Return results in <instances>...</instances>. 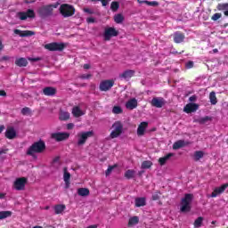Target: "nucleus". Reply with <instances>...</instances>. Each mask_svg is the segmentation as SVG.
Returning a JSON list of instances; mask_svg holds the SVG:
<instances>
[{
  "mask_svg": "<svg viewBox=\"0 0 228 228\" xmlns=\"http://www.w3.org/2000/svg\"><path fill=\"white\" fill-rule=\"evenodd\" d=\"M118 8H120V3L117 2V1H113L110 4V10L112 12H118Z\"/></svg>",
  "mask_w": 228,
  "mask_h": 228,
  "instance_id": "37",
  "label": "nucleus"
},
{
  "mask_svg": "<svg viewBox=\"0 0 228 228\" xmlns=\"http://www.w3.org/2000/svg\"><path fill=\"white\" fill-rule=\"evenodd\" d=\"M67 47V45L65 43H58V42H53V43H49L45 45V49H47V51H59L61 52Z\"/></svg>",
  "mask_w": 228,
  "mask_h": 228,
  "instance_id": "8",
  "label": "nucleus"
},
{
  "mask_svg": "<svg viewBox=\"0 0 228 228\" xmlns=\"http://www.w3.org/2000/svg\"><path fill=\"white\" fill-rule=\"evenodd\" d=\"M191 202H193V194L186 193L181 200V208L182 213H190L191 211Z\"/></svg>",
  "mask_w": 228,
  "mask_h": 228,
  "instance_id": "3",
  "label": "nucleus"
},
{
  "mask_svg": "<svg viewBox=\"0 0 228 228\" xmlns=\"http://www.w3.org/2000/svg\"><path fill=\"white\" fill-rule=\"evenodd\" d=\"M228 188V183H224L223 185H221L220 187H216L211 193V197L213 199H215V197H218V195L224 193V191H225V190H227Z\"/></svg>",
  "mask_w": 228,
  "mask_h": 228,
  "instance_id": "14",
  "label": "nucleus"
},
{
  "mask_svg": "<svg viewBox=\"0 0 228 228\" xmlns=\"http://www.w3.org/2000/svg\"><path fill=\"white\" fill-rule=\"evenodd\" d=\"M186 143L184 142V140H178L173 144L174 151H178V149H183Z\"/></svg>",
  "mask_w": 228,
  "mask_h": 228,
  "instance_id": "28",
  "label": "nucleus"
},
{
  "mask_svg": "<svg viewBox=\"0 0 228 228\" xmlns=\"http://www.w3.org/2000/svg\"><path fill=\"white\" fill-rule=\"evenodd\" d=\"M135 74V71L133 69H126L119 74V79H125V81H129Z\"/></svg>",
  "mask_w": 228,
  "mask_h": 228,
  "instance_id": "16",
  "label": "nucleus"
},
{
  "mask_svg": "<svg viewBox=\"0 0 228 228\" xmlns=\"http://www.w3.org/2000/svg\"><path fill=\"white\" fill-rule=\"evenodd\" d=\"M208 120H211V118L208 116H206L205 118H200L199 119L200 124H206V122H208Z\"/></svg>",
  "mask_w": 228,
  "mask_h": 228,
  "instance_id": "47",
  "label": "nucleus"
},
{
  "mask_svg": "<svg viewBox=\"0 0 228 228\" xmlns=\"http://www.w3.org/2000/svg\"><path fill=\"white\" fill-rule=\"evenodd\" d=\"M115 86V80L113 79H107V80H102L100 83V92H108L113 88Z\"/></svg>",
  "mask_w": 228,
  "mask_h": 228,
  "instance_id": "10",
  "label": "nucleus"
},
{
  "mask_svg": "<svg viewBox=\"0 0 228 228\" xmlns=\"http://www.w3.org/2000/svg\"><path fill=\"white\" fill-rule=\"evenodd\" d=\"M197 110H199V104H197V103H188L183 108V111L185 113H195V111H197Z\"/></svg>",
  "mask_w": 228,
  "mask_h": 228,
  "instance_id": "18",
  "label": "nucleus"
},
{
  "mask_svg": "<svg viewBox=\"0 0 228 228\" xmlns=\"http://www.w3.org/2000/svg\"><path fill=\"white\" fill-rule=\"evenodd\" d=\"M84 69L88 70V69H90V64H84Z\"/></svg>",
  "mask_w": 228,
  "mask_h": 228,
  "instance_id": "63",
  "label": "nucleus"
},
{
  "mask_svg": "<svg viewBox=\"0 0 228 228\" xmlns=\"http://www.w3.org/2000/svg\"><path fill=\"white\" fill-rule=\"evenodd\" d=\"M144 4H147L148 6H159V3H158L157 1L150 2L148 0H145Z\"/></svg>",
  "mask_w": 228,
  "mask_h": 228,
  "instance_id": "44",
  "label": "nucleus"
},
{
  "mask_svg": "<svg viewBox=\"0 0 228 228\" xmlns=\"http://www.w3.org/2000/svg\"><path fill=\"white\" fill-rule=\"evenodd\" d=\"M12 216V211H0V220H4V218H9Z\"/></svg>",
  "mask_w": 228,
  "mask_h": 228,
  "instance_id": "38",
  "label": "nucleus"
},
{
  "mask_svg": "<svg viewBox=\"0 0 228 228\" xmlns=\"http://www.w3.org/2000/svg\"><path fill=\"white\" fill-rule=\"evenodd\" d=\"M84 12L86 13H89V15H93V13H94V11H92V9H90V8H85Z\"/></svg>",
  "mask_w": 228,
  "mask_h": 228,
  "instance_id": "54",
  "label": "nucleus"
},
{
  "mask_svg": "<svg viewBox=\"0 0 228 228\" xmlns=\"http://www.w3.org/2000/svg\"><path fill=\"white\" fill-rule=\"evenodd\" d=\"M45 142L39 140L32 143V145L28 149V156H35V154H42L45 151Z\"/></svg>",
  "mask_w": 228,
  "mask_h": 228,
  "instance_id": "2",
  "label": "nucleus"
},
{
  "mask_svg": "<svg viewBox=\"0 0 228 228\" xmlns=\"http://www.w3.org/2000/svg\"><path fill=\"white\" fill-rule=\"evenodd\" d=\"M92 3H97L101 1L102 6H108L109 0H91Z\"/></svg>",
  "mask_w": 228,
  "mask_h": 228,
  "instance_id": "48",
  "label": "nucleus"
},
{
  "mask_svg": "<svg viewBox=\"0 0 228 228\" xmlns=\"http://www.w3.org/2000/svg\"><path fill=\"white\" fill-rule=\"evenodd\" d=\"M112 127L113 130L110 134V138H118V136H120V134H122V132L124 131V125L120 121H116L112 125Z\"/></svg>",
  "mask_w": 228,
  "mask_h": 228,
  "instance_id": "6",
  "label": "nucleus"
},
{
  "mask_svg": "<svg viewBox=\"0 0 228 228\" xmlns=\"http://www.w3.org/2000/svg\"><path fill=\"white\" fill-rule=\"evenodd\" d=\"M218 12H224V15L228 17V3H221L216 5Z\"/></svg>",
  "mask_w": 228,
  "mask_h": 228,
  "instance_id": "24",
  "label": "nucleus"
},
{
  "mask_svg": "<svg viewBox=\"0 0 228 228\" xmlns=\"http://www.w3.org/2000/svg\"><path fill=\"white\" fill-rule=\"evenodd\" d=\"M134 174H136V172L134 170L128 169L125 173V177H126V179H133L134 177Z\"/></svg>",
  "mask_w": 228,
  "mask_h": 228,
  "instance_id": "34",
  "label": "nucleus"
},
{
  "mask_svg": "<svg viewBox=\"0 0 228 228\" xmlns=\"http://www.w3.org/2000/svg\"><path fill=\"white\" fill-rule=\"evenodd\" d=\"M30 112H31V110L28 107H24L21 110V114H23V115H28Z\"/></svg>",
  "mask_w": 228,
  "mask_h": 228,
  "instance_id": "49",
  "label": "nucleus"
},
{
  "mask_svg": "<svg viewBox=\"0 0 228 228\" xmlns=\"http://www.w3.org/2000/svg\"><path fill=\"white\" fill-rule=\"evenodd\" d=\"M159 194H161V192H159V191L153 194L152 195V200H159Z\"/></svg>",
  "mask_w": 228,
  "mask_h": 228,
  "instance_id": "51",
  "label": "nucleus"
},
{
  "mask_svg": "<svg viewBox=\"0 0 228 228\" xmlns=\"http://www.w3.org/2000/svg\"><path fill=\"white\" fill-rule=\"evenodd\" d=\"M149 127V123L148 122H142L137 128V134L138 136H143L145 134V130Z\"/></svg>",
  "mask_w": 228,
  "mask_h": 228,
  "instance_id": "21",
  "label": "nucleus"
},
{
  "mask_svg": "<svg viewBox=\"0 0 228 228\" xmlns=\"http://www.w3.org/2000/svg\"><path fill=\"white\" fill-rule=\"evenodd\" d=\"M67 207L65 205H55L54 206V211L55 215H61V213H63Z\"/></svg>",
  "mask_w": 228,
  "mask_h": 228,
  "instance_id": "31",
  "label": "nucleus"
},
{
  "mask_svg": "<svg viewBox=\"0 0 228 228\" xmlns=\"http://www.w3.org/2000/svg\"><path fill=\"white\" fill-rule=\"evenodd\" d=\"M140 218L138 216H133L128 221V225H136V224H139Z\"/></svg>",
  "mask_w": 228,
  "mask_h": 228,
  "instance_id": "39",
  "label": "nucleus"
},
{
  "mask_svg": "<svg viewBox=\"0 0 228 228\" xmlns=\"http://www.w3.org/2000/svg\"><path fill=\"white\" fill-rule=\"evenodd\" d=\"M147 201L145 198H136L135 199V208H143V206H146Z\"/></svg>",
  "mask_w": 228,
  "mask_h": 228,
  "instance_id": "30",
  "label": "nucleus"
},
{
  "mask_svg": "<svg viewBox=\"0 0 228 228\" xmlns=\"http://www.w3.org/2000/svg\"><path fill=\"white\" fill-rule=\"evenodd\" d=\"M67 129L70 131L71 129H74V123H69L67 125Z\"/></svg>",
  "mask_w": 228,
  "mask_h": 228,
  "instance_id": "59",
  "label": "nucleus"
},
{
  "mask_svg": "<svg viewBox=\"0 0 228 228\" xmlns=\"http://www.w3.org/2000/svg\"><path fill=\"white\" fill-rule=\"evenodd\" d=\"M56 8H58V4L43 5L37 9V14L41 19H47V17H53Z\"/></svg>",
  "mask_w": 228,
  "mask_h": 228,
  "instance_id": "1",
  "label": "nucleus"
},
{
  "mask_svg": "<svg viewBox=\"0 0 228 228\" xmlns=\"http://www.w3.org/2000/svg\"><path fill=\"white\" fill-rule=\"evenodd\" d=\"M28 59L20 57L15 60V65L17 67H28Z\"/></svg>",
  "mask_w": 228,
  "mask_h": 228,
  "instance_id": "25",
  "label": "nucleus"
},
{
  "mask_svg": "<svg viewBox=\"0 0 228 228\" xmlns=\"http://www.w3.org/2000/svg\"><path fill=\"white\" fill-rule=\"evenodd\" d=\"M92 77V74H83L80 76V79H90Z\"/></svg>",
  "mask_w": 228,
  "mask_h": 228,
  "instance_id": "50",
  "label": "nucleus"
},
{
  "mask_svg": "<svg viewBox=\"0 0 228 228\" xmlns=\"http://www.w3.org/2000/svg\"><path fill=\"white\" fill-rule=\"evenodd\" d=\"M151 106L154 108H163L167 104V101L163 97H154L151 102Z\"/></svg>",
  "mask_w": 228,
  "mask_h": 228,
  "instance_id": "13",
  "label": "nucleus"
},
{
  "mask_svg": "<svg viewBox=\"0 0 228 228\" xmlns=\"http://www.w3.org/2000/svg\"><path fill=\"white\" fill-rule=\"evenodd\" d=\"M0 96H1V97H6V91H4V90H0Z\"/></svg>",
  "mask_w": 228,
  "mask_h": 228,
  "instance_id": "60",
  "label": "nucleus"
},
{
  "mask_svg": "<svg viewBox=\"0 0 228 228\" xmlns=\"http://www.w3.org/2000/svg\"><path fill=\"white\" fill-rule=\"evenodd\" d=\"M59 11H60L61 15H62V17H64V19L72 17V15H74V13H76V8H74V5H71L69 4H61Z\"/></svg>",
  "mask_w": 228,
  "mask_h": 228,
  "instance_id": "4",
  "label": "nucleus"
},
{
  "mask_svg": "<svg viewBox=\"0 0 228 228\" xmlns=\"http://www.w3.org/2000/svg\"><path fill=\"white\" fill-rule=\"evenodd\" d=\"M151 167H152V161L151 160H144L141 166L142 169L151 168Z\"/></svg>",
  "mask_w": 228,
  "mask_h": 228,
  "instance_id": "40",
  "label": "nucleus"
},
{
  "mask_svg": "<svg viewBox=\"0 0 228 228\" xmlns=\"http://www.w3.org/2000/svg\"><path fill=\"white\" fill-rule=\"evenodd\" d=\"M190 102H195L197 101V95H192L189 98Z\"/></svg>",
  "mask_w": 228,
  "mask_h": 228,
  "instance_id": "57",
  "label": "nucleus"
},
{
  "mask_svg": "<svg viewBox=\"0 0 228 228\" xmlns=\"http://www.w3.org/2000/svg\"><path fill=\"white\" fill-rule=\"evenodd\" d=\"M18 17L20 20H26L28 19H35V11L32 9H28L27 12H18Z\"/></svg>",
  "mask_w": 228,
  "mask_h": 228,
  "instance_id": "12",
  "label": "nucleus"
},
{
  "mask_svg": "<svg viewBox=\"0 0 228 228\" xmlns=\"http://www.w3.org/2000/svg\"><path fill=\"white\" fill-rule=\"evenodd\" d=\"M114 21L116 24H122L124 22V15L118 13L114 16Z\"/></svg>",
  "mask_w": 228,
  "mask_h": 228,
  "instance_id": "35",
  "label": "nucleus"
},
{
  "mask_svg": "<svg viewBox=\"0 0 228 228\" xmlns=\"http://www.w3.org/2000/svg\"><path fill=\"white\" fill-rule=\"evenodd\" d=\"M3 49H4V45H3V41L0 39V53L3 51Z\"/></svg>",
  "mask_w": 228,
  "mask_h": 228,
  "instance_id": "61",
  "label": "nucleus"
},
{
  "mask_svg": "<svg viewBox=\"0 0 228 228\" xmlns=\"http://www.w3.org/2000/svg\"><path fill=\"white\" fill-rule=\"evenodd\" d=\"M86 22H88V24H92L94 22H95V19L94 18H87L86 19Z\"/></svg>",
  "mask_w": 228,
  "mask_h": 228,
  "instance_id": "58",
  "label": "nucleus"
},
{
  "mask_svg": "<svg viewBox=\"0 0 228 228\" xmlns=\"http://www.w3.org/2000/svg\"><path fill=\"white\" fill-rule=\"evenodd\" d=\"M65 183V190H69L70 188V181H64Z\"/></svg>",
  "mask_w": 228,
  "mask_h": 228,
  "instance_id": "56",
  "label": "nucleus"
},
{
  "mask_svg": "<svg viewBox=\"0 0 228 228\" xmlns=\"http://www.w3.org/2000/svg\"><path fill=\"white\" fill-rule=\"evenodd\" d=\"M186 37L184 36V33L181 31H176L173 34V40L175 44H183L184 42V38Z\"/></svg>",
  "mask_w": 228,
  "mask_h": 228,
  "instance_id": "17",
  "label": "nucleus"
},
{
  "mask_svg": "<svg viewBox=\"0 0 228 228\" xmlns=\"http://www.w3.org/2000/svg\"><path fill=\"white\" fill-rule=\"evenodd\" d=\"M202 158H204V151H197L194 152V161H200Z\"/></svg>",
  "mask_w": 228,
  "mask_h": 228,
  "instance_id": "33",
  "label": "nucleus"
},
{
  "mask_svg": "<svg viewBox=\"0 0 228 228\" xmlns=\"http://www.w3.org/2000/svg\"><path fill=\"white\" fill-rule=\"evenodd\" d=\"M77 195H79V197H88V195H90V190H88V188H78Z\"/></svg>",
  "mask_w": 228,
  "mask_h": 228,
  "instance_id": "29",
  "label": "nucleus"
},
{
  "mask_svg": "<svg viewBox=\"0 0 228 228\" xmlns=\"http://www.w3.org/2000/svg\"><path fill=\"white\" fill-rule=\"evenodd\" d=\"M10 60V56L4 55L0 59V61H8Z\"/></svg>",
  "mask_w": 228,
  "mask_h": 228,
  "instance_id": "55",
  "label": "nucleus"
},
{
  "mask_svg": "<svg viewBox=\"0 0 228 228\" xmlns=\"http://www.w3.org/2000/svg\"><path fill=\"white\" fill-rule=\"evenodd\" d=\"M4 131V125L0 126V133Z\"/></svg>",
  "mask_w": 228,
  "mask_h": 228,
  "instance_id": "64",
  "label": "nucleus"
},
{
  "mask_svg": "<svg viewBox=\"0 0 228 228\" xmlns=\"http://www.w3.org/2000/svg\"><path fill=\"white\" fill-rule=\"evenodd\" d=\"M72 115L75 116L76 118H79V117H83L84 113L79 107L76 106L72 109Z\"/></svg>",
  "mask_w": 228,
  "mask_h": 228,
  "instance_id": "27",
  "label": "nucleus"
},
{
  "mask_svg": "<svg viewBox=\"0 0 228 228\" xmlns=\"http://www.w3.org/2000/svg\"><path fill=\"white\" fill-rule=\"evenodd\" d=\"M41 57L28 58V61H41Z\"/></svg>",
  "mask_w": 228,
  "mask_h": 228,
  "instance_id": "53",
  "label": "nucleus"
},
{
  "mask_svg": "<svg viewBox=\"0 0 228 228\" xmlns=\"http://www.w3.org/2000/svg\"><path fill=\"white\" fill-rule=\"evenodd\" d=\"M138 107V100L136 98H132L126 103V108L127 110H134V108Z\"/></svg>",
  "mask_w": 228,
  "mask_h": 228,
  "instance_id": "23",
  "label": "nucleus"
},
{
  "mask_svg": "<svg viewBox=\"0 0 228 228\" xmlns=\"http://www.w3.org/2000/svg\"><path fill=\"white\" fill-rule=\"evenodd\" d=\"M113 37H118V30L113 27H109L104 29L103 39L105 42H110Z\"/></svg>",
  "mask_w": 228,
  "mask_h": 228,
  "instance_id": "7",
  "label": "nucleus"
},
{
  "mask_svg": "<svg viewBox=\"0 0 228 228\" xmlns=\"http://www.w3.org/2000/svg\"><path fill=\"white\" fill-rule=\"evenodd\" d=\"M52 138L56 142H65V140L70 138V134L67 132L53 133L52 134Z\"/></svg>",
  "mask_w": 228,
  "mask_h": 228,
  "instance_id": "11",
  "label": "nucleus"
},
{
  "mask_svg": "<svg viewBox=\"0 0 228 228\" xmlns=\"http://www.w3.org/2000/svg\"><path fill=\"white\" fill-rule=\"evenodd\" d=\"M228 188V183H224L223 185H221L220 187H216L211 193V197L213 199H215V197H218V195L224 193V191H225V190H227Z\"/></svg>",
  "mask_w": 228,
  "mask_h": 228,
  "instance_id": "15",
  "label": "nucleus"
},
{
  "mask_svg": "<svg viewBox=\"0 0 228 228\" xmlns=\"http://www.w3.org/2000/svg\"><path fill=\"white\" fill-rule=\"evenodd\" d=\"M92 136H94V131L78 133L77 134V145L78 147H83V145L86 143V140H88V138H92Z\"/></svg>",
  "mask_w": 228,
  "mask_h": 228,
  "instance_id": "5",
  "label": "nucleus"
},
{
  "mask_svg": "<svg viewBox=\"0 0 228 228\" xmlns=\"http://www.w3.org/2000/svg\"><path fill=\"white\" fill-rule=\"evenodd\" d=\"M17 136V132L15 131L14 127H9L5 131V138L8 140H13Z\"/></svg>",
  "mask_w": 228,
  "mask_h": 228,
  "instance_id": "22",
  "label": "nucleus"
},
{
  "mask_svg": "<svg viewBox=\"0 0 228 228\" xmlns=\"http://www.w3.org/2000/svg\"><path fill=\"white\" fill-rule=\"evenodd\" d=\"M209 100H210V103L213 106H215L218 102V100L216 99V93H215V91L210 92Z\"/></svg>",
  "mask_w": 228,
  "mask_h": 228,
  "instance_id": "32",
  "label": "nucleus"
},
{
  "mask_svg": "<svg viewBox=\"0 0 228 228\" xmlns=\"http://www.w3.org/2000/svg\"><path fill=\"white\" fill-rule=\"evenodd\" d=\"M27 183H28V178L20 177L14 181L13 188L14 190H17V191H22V190L26 188Z\"/></svg>",
  "mask_w": 228,
  "mask_h": 228,
  "instance_id": "9",
  "label": "nucleus"
},
{
  "mask_svg": "<svg viewBox=\"0 0 228 228\" xmlns=\"http://www.w3.org/2000/svg\"><path fill=\"white\" fill-rule=\"evenodd\" d=\"M122 107L120 106H114L112 109V113H114L115 115H120V113H122Z\"/></svg>",
  "mask_w": 228,
  "mask_h": 228,
  "instance_id": "42",
  "label": "nucleus"
},
{
  "mask_svg": "<svg viewBox=\"0 0 228 228\" xmlns=\"http://www.w3.org/2000/svg\"><path fill=\"white\" fill-rule=\"evenodd\" d=\"M202 222H204V217L200 216L194 221V228L202 227Z\"/></svg>",
  "mask_w": 228,
  "mask_h": 228,
  "instance_id": "36",
  "label": "nucleus"
},
{
  "mask_svg": "<svg viewBox=\"0 0 228 228\" xmlns=\"http://www.w3.org/2000/svg\"><path fill=\"white\" fill-rule=\"evenodd\" d=\"M60 120H69L70 118V114L69 112H61Z\"/></svg>",
  "mask_w": 228,
  "mask_h": 228,
  "instance_id": "41",
  "label": "nucleus"
},
{
  "mask_svg": "<svg viewBox=\"0 0 228 228\" xmlns=\"http://www.w3.org/2000/svg\"><path fill=\"white\" fill-rule=\"evenodd\" d=\"M117 164L113 165V166H109V167L107 168V170L105 171V175L108 177V175H110V174H111V172H113V170L115 168H117Z\"/></svg>",
  "mask_w": 228,
  "mask_h": 228,
  "instance_id": "43",
  "label": "nucleus"
},
{
  "mask_svg": "<svg viewBox=\"0 0 228 228\" xmlns=\"http://www.w3.org/2000/svg\"><path fill=\"white\" fill-rule=\"evenodd\" d=\"M58 161H60V157H55V158L53 159V163H58Z\"/></svg>",
  "mask_w": 228,
  "mask_h": 228,
  "instance_id": "62",
  "label": "nucleus"
},
{
  "mask_svg": "<svg viewBox=\"0 0 228 228\" xmlns=\"http://www.w3.org/2000/svg\"><path fill=\"white\" fill-rule=\"evenodd\" d=\"M218 19H222V13H220V12L215 13V14L211 17V20H215V21L218 20Z\"/></svg>",
  "mask_w": 228,
  "mask_h": 228,
  "instance_id": "46",
  "label": "nucleus"
},
{
  "mask_svg": "<svg viewBox=\"0 0 228 228\" xmlns=\"http://www.w3.org/2000/svg\"><path fill=\"white\" fill-rule=\"evenodd\" d=\"M63 179L64 181H70V173L67 171V167H64Z\"/></svg>",
  "mask_w": 228,
  "mask_h": 228,
  "instance_id": "45",
  "label": "nucleus"
},
{
  "mask_svg": "<svg viewBox=\"0 0 228 228\" xmlns=\"http://www.w3.org/2000/svg\"><path fill=\"white\" fill-rule=\"evenodd\" d=\"M174 153H167L166 156L159 159V163L160 167H163L167 164V161L169 160L171 158H173Z\"/></svg>",
  "mask_w": 228,
  "mask_h": 228,
  "instance_id": "26",
  "label": "nucleus"
},
{
  "mask_svg": "<svg viewBox=\"0 0 228 228\" xmlns=\"http://www.w3.org/2000/svg\"><path fill=\"white\" fill-rule=\"evenodd\" d=\"M13 33L15 35H20L21 37H33V35H35L34 31L31 30H20V29H14Z\"/></svg>",
  "mask_w": 228,
  "mask_h": 228,
  "instance_id": "20",
  "label": "nucleus"
},
{
  "mask_svg": "<svg viewBox=\"0 0 228 228\" xmlns=\"http://www.w3.org/2000/svg\"><path fill=\"white\" fill-rule=\"evenodd\" d=\"M186 69H193V61H189L186 63Z\"/></svg>",
  "mask_w": 228,
  "mask_h": 228,
  "instance_id": "52",
  "label": "nucleus"
},
{
  "mask_svg": "<svg viewBox=\"0 0 228 228\" xmlns=\"http://www.w3.org/2000/svg\"><path fill=\"white\" fill-rule=\"evenodd\" d=\"M43 94L47 97H53L56 95V88L53 86H46L43 89Z\"/></svg>",
  "mask_w": 228,
  "mask_h": 228,
  "instance_id": "19",
  "label": "nucleus"
}]
</instances>
